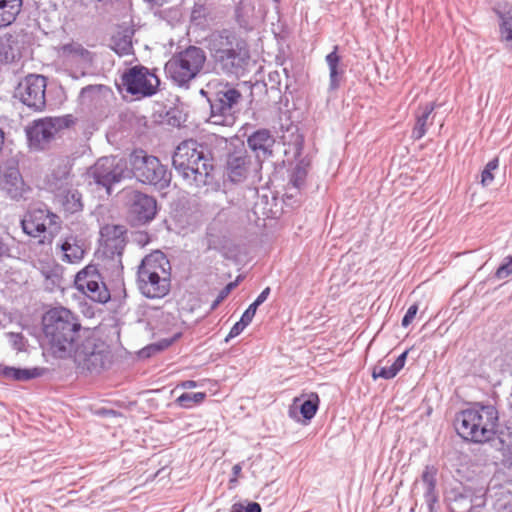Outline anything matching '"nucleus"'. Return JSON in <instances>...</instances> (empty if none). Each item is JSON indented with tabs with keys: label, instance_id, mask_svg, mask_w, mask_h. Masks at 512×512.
Instances as JSON below:
<instances>
[{
	"label": "nucleus",
	"instance_id": "20e7f679",
	"mask_svg": "<svg viewBox=\"0 0 512 512\" xmlns=\"http://www.w3.org/2000/svg\"><path fill=\"white\" fill-rule=\"evenodd\" d=\"M454 426L466 441L484 443L494 439L498 426V411L493 405H480L457 414Z\"/></svg>",
	"mask_w": 512,
	"mask_h": 512
},
{
	"label": "nucleus",
	"instance_id": "6e6552de",
	"mask_svg": "<svg viewBox=\"0 0 512 512\" xmlns=\"http://www.w3.org/2000/svg\"><path fill=\"white\" fill-rule=\"evenodd\" d=\"M74 124L72 115L43 117L25 127L27 146L31 152H44L54 141L56 134Z\"/></svg>",
	"mask_w": 512,
	"mask_h": 512
},
{
	"label": "nucleus",
	"instance_id": "de8ad7c7",
	"mask_svg": "<svg viewBox=\"0 0 512 512\" xmlns=\"http://www.w3.org/2000/svg\"><path fill=\"white\" fill-rule=\"evenodd\" d=\"M512 273V256L504 259V262L497 268L496 277L501 279L509 276Z\"/></svg>",
	"mask_w": 512,
	"mask_h": 512
},
{
	"label": "nucleus",
	"instance_id": "a878e982",
	"mask_svg": "<svg viewBox=\"0 0 512 512\" xmlns=\"http://www.w3.org/2000/svg\"><path fill=\"white\" fill-rule=\"evenodd\" d=\"M59 247L62 253L61 259L67 263H78L85 255L84 242L77 235H67Z\"/></svg>",
	"mask_w": 512,
	"mask_h": 512
},
{
	"label": "nucleus",
	"instance_id": "2eb2a0df",
	"mask_svg": "<svg viewBox=\"0 0 512 512\" xmlns=\"http://www.w3.org/2000/svg\"><path fill=\"white\" fill-rule=\"evenodd\" d=\"M224 168L229 181L240 183L247 178L250 170L256 171L261 167L255 166V161L251 160L244 143H242L228 149Z\"/></svg>",
	"mask_w": 512,
	"mask_h": 512
},
{
	"label": "nucleus",
	"instance_id": "473e14b6",
	"mask_svg": "<svg viewBox=\"0 0 512 512\" xmlns=\"http://www.w3.org/2000/svg\"><path fill=\"white\" fill-rule=\"evenodd\" d=\"M41 274L45 279V286L48 290L53 291L61 286L63 279V269L56 263L46 264L41 269Z\"/></svg>",
	"mask_w": 512,
	"mask_h": 512
},
{
	"label": "nucleus",
	"instance_id": "a211bd4d",
	"mask_svg": "<svg viewBox=\"0 0 512 512\" xmlns=\"http://www.w3.org/2000/svg\"><path fill=\"white\" fill-rule=\"evenodd\" d=\"M100 241L102 253L111 260L117 259L121 263V258L127 245V229L119 224H106L100 229Z\"/></svg>",
	"mask_w": 512,
	"mask_h": 512
},
{
	"label": "nucleus",
	"instance_id": "09e8293b",
	"mask_svg": "<svg viewBox=\"0 0 512 512\" xmlns=\"http://www.w3.org/2000/svg\"><path fill=\"white\" fill-rule=\"evenodd\" d=\"M66 51L72 52L75 55L79 56L83 60L91 61V53L81 45L73 46V45H67L64 47Z\"/></svg>",
	"mask_w": 512,
	"mask_h": 512
},
{
	"label": "nucleus",
	"instance_id": "a18cd8bd",
	"mask_svg": "<svg viewBox=\"0 0 512 512\" xmlns=\"http://www.w3.org/2000/svg\"><path fill=\"white\" fill-rule=\"evenodd\" d=\"M230 512H262V507L258 502L234 503Z\"/></svg>",
	"mask_w": 512,
	"mask_h": 512
},
{
	"label": "nucleus",
	"instance_id": "0eeeda50",
	"mask_svg": "<svg viewBox=\"0 0 512 512\" xmlns=\"http://www.w3.org/2000/svg\"><path fill=\"white\" fill-rule=\"evenodd\" d=\"M68 358H73L75 364L83 370L100 373L110 364L111 353L108 345L89 331L73 347Z\"/></svg>",
	"mask_w": 512,
	"mask_h": 512
},
{
	"label": "nucleus",
	"instance_id": "3c124183",
	"mask_svg": "<svg viewBox=\"0 0 512 512\" xmlns=\"http://www.w3.org/2000/svg\"><path fill=\"white\" fill-rule=\"evenodd\" d=\"M417 311H418L417 304H413L407 309V311L401 321L402 327L406 328L412 323L413 319L415 318V316L417 314Z\"/></svg>",
	"mask_w": 512,
	"mask_h": 512
},
{
	"label": "nucleus",
	"instance_id": "c03bdc74",
	"mask_svg": "<svg viewBox=\"0 0 512 512\" xmlns=\"http://www.w3.org/2000/svg\"><path fill=\"white\" fill-rule=\"evenodd\" d=\"M7 38L13 40L11 44V48L13 52L19 53V59L23 57V51L25 50V39L27 38L26 34L16 33V34H6Z\"/></svg>",
	"mask_w": 512,
	"mask_h": 512
},
{
	"label": "nucleus",
	"instance_id": "7ed1b4c3",
	"mask_svg": "<svg viewBox=\"0 0 512 512\" xmlns=\"http://www.w3.org/2000/svg\"><path fill=\"white\" fill-rule=\"evenodd\" d=\"M214 162L212 148L195 139L180 142L172 155V165L178 175L197 187L210 183Z\"/></svg>",
	"mask_w": 512,
	"mask_h": 512
},
{
	"label": "nucleus",
	"instance_id": "39448f33",
	"mask_svg": "<svg viewBox=\"0 0 512 512\" xmlns=\"http://www.w3.org/2000/svg\"><path fill=\"white\" fill-rule=\"evenodd\" d=\"M128 179L134 178L139 183L153 186L157 190L169 187L171 171L163 165L158 157L148 154L143 149H134L128 156Z\"/></svg>",
	"mask_w": 512,
	"mask_h": 512
},
{
	"label": "nucleus",
	"instance_id": "6ab92c4d",
	"mask_svg": "<svg viewBox=\"0 0 512 512\" xmlns=\"http://www.w3.org/2000/svg\"><path fill=\"white\" fill-rule=\"evenodd\" d=\"M16 163L0 167V191L12 200H20L28 190Z\"/></svg>",
	"mask_w": 512,
	"mask_h": 512
},
{
	"label": "nucleus",
	"instance_id": "412c9836",
	"mask_svg": "<svg viewBox=\"0 0 512 512\" xmlns=\"http://www.w3.org/2000/svg\"><path fill=\"white\" fill-rule=\"evenodd\" d=\"M276 140L270 130L261 128L247 138V145L255 155V166L261 167L262 162L273 156Z\"/></svg>",
	"mask_w": 512,
	"mask_h": 512
},
{
	"label": "nucleus",
	"instance_id": "603ef678",
	"mask_svg": "<svg viewBox=\"0 0 512 512\" xmlns=\"http://www.w3.org/2000/svg\"><path fill=\"white\" fill-rule=\"evenodd\" d=\"M247 326L248 325L241 319L237 321L230 329L228 335L225 338V342H228L230 339L240 335Z\"/></svg>",
	"mask_w": 512,
	"mask_h": 512
},
{
	"label": "nucleus",
	"instance_id": "c756f323",
	"mask_svg": "<svg viewBox=\"0 0 512 512\" xmlns=\"http://www.w3.org/2000/svg\"><path fill=\"white\" fill-rule=\"evenodd\" d=\"M22 6L23 0H0V28H6L14 23Z\"/></svg>",
	"mask_w": 512,
	"mask_h": 512
},
{
	"label": "nucleus",
	"instance_id": "58836bf2",
	"mask_svg": "<svg viewBox=\"0 0 512 512\" xmlns=\"http://www.w3.org/2000/svg\"><path fill=\"white\" fill-rule=\"evenodd\" d=\"M206 397L205 392H184L176 398L175 404L183 409H191L202 403Z\"/></svg>",
	"mask_w": 512,
	"mask_h": 512
},
{
	"label": "nucleus",
	"instance_id": "72a5a7b5",
	"mask_svg": "<svg viewBox=\"0 0 512 512\" xmlns=\"http://www.w3.org/2000/svg\"><path fill=\"white\" fill-rule=\"evenodd\" d=\"M2 375L5 378L13 379L16 381H27L30 379L37 378L41 376V370L37 367L35 368H16L6 366L2 370Z\"/></svg>",
	"mask_w": 512,
	"mask_h": 512
},
{
	"label": "nucleus",
	"instance_id": "4468645a",
	"mask_svg": "<svg viewBox=\"0 0 512 512\" xmlns=\"http://www.w3.org/2000/svg\"><path fill=\"white\" fill-rule=\"evenodd\" d=\"M74 286L93 302L104 304L110 300V292L93 265L86 266L76 274Z\"/></svg>",
	"mask_w": 512,
	"mask_h": 512
},
{
	"label": "nucleus",
	"instance_id": "f257e3e1",
	"mask_svg": "<svg viewBox=\"0 0 512 512\" xmlns=\"http://www.w3.org/2000/svg\"><path fill=\"white\" fill-rule=\"evenodd\" d=\"M205 48L213 67L226 76L240 77L250 62L247 41L230 29L217 30L205 38Z\"/></svg>",
	"mask_w": 512,
	"mask_h": 512
},
{
	"label": "nucleus",
	"instance_id": "c85d7f7f",
	"mask_svg": "<svg viewBox=\"0 0 512 512\" xmlns=\"http://www.w3.org/2000/svg\"><path fill=\"white\" fill-rule=\"evenodd\" d=\"M133 35L134 31L129 28L118 31L111 38V49L119 56L130 55L133 52Z\"/></svg>",
	"mask_w": 512,
	"mask_h": 512
},
{
	"label": "nucleus",
	"instance_id": "ea45409f",
	"mask_svg": "<svg viewBox=\"0 0 512 512\" xmlns=\"http://www.w3.org/2000/svg\"><path fill=\"white\" fill-rule=\"evenodd\" d=\"M12 41L6 35L0 36V63H12L19 59V53L12 51Z\"/></svg>",
	"mask_w": 512,
	"mask_h": 512
},
{
	"label": "nucleus",
	"instance_id": "f8f14e48",
	"mask_svg": "<svg viewBox=\"0 0 512 512\" xmlns=\"http://www.w3.org/2000/svg\"><path fill=\"white\" fill-rule=\"evenodd\" d=\"M121 82L128 94L142 98L155 95L160 85L159 78L140 64L126 69L121 75Z\"/></svg>",
	"mask_w": 512,
	"mask_h": 512
},
{
	"label": "nucleus",
	"instance_id": "b1692460",
	"mask_svg": "<svg viewBox=\"0 0 512 512\" xmlns=\"http://www.w3.org/2000/svg\"><path fill=\"white\" fill-rule=\"evenodd\" d=\"M438 468L435 465H426L420 476V480H416L414 485L418 483L423 490V498L429 512H437V504L440 499V493L437 488Z\"/></svg>",
	"mask_w": 512,
	"mask_h": 512
},
{
	"label": "nucleus",
	"instance_id": "dca6fc26",
	"mask_svg": "<svg viewBox=\"0 0 512 512\" xmlns=\"http://www.w3.org/2000/svg\"><path fill=\"white\" fill-rule=\"evenodd\" d=\"M487 489L461 486L451 490V512H482L486 504Z\"/></svg>",
	"mask_w": 512,
	"mask_h": 512
},
{
	"label": "nucleus",
	"instance_id": "9d476101",
	"mask_svg": "<svg viewBox=\"0 0 512 512\" xmlns=\"http://www.w3.org/2000/svg\"><path fill=\"white\" fill-rule=\"evenodd\" d=\"M21 227L25 234L38 238V243L51 244L60 229V219L48 209H31L21 220Z\"/></svg>",
	"mask_w": 512,
	"mask_h": 512
},
{
	"label": "nucleus",
	"instance_id": "e433bc0d",
	"mask_svg": "<svg viewBox=\"0 0 512 512\" xmlns=\"http://www.w3.org/2000/svg\"><path fill=\"white\" fill-rule=\"evenodd\" d=\"M308 166V161H306L305 159H300L290 174L289 184L298 190L303 188L306 183Z\"/></svg>",
	"mask_w": 512,
	"mask_h": 512
},
{
	"label": "nucleus",
	"instance_id": "4d7b16f0",
	"mask_svg": "<svg viewBox=\"0 0 512 512\" xmlns=\"http://www.w3.org/2000/svg\"><path fill=\"white\" fill-rule=\"evenodd\" d=\"M10 252H11L10 246L7 243H5L2 240V238H0V261L3 258L9 257Z\"/></svg>",
	"mask_w": 512,
	"mask_h": 512
},
{
	"label": "nucleus",
	"instance_id": "e2e57ef3",
	"mask_svg": "<svg viewBox=\"0 0 512 512\" xmlns=\"http://www.w3.org/2000/svg\"><path fill=\"white\" fill-rule=\"evenodd\" d=\"M235 281H237V284L240 282V278L238 277Z\"/></svg>",
	"mask_w": 512,
	"mask_h": 512
},
{
	"label": "nucleus",
	"instance_id": "f3484780",
	"mask_svg": "<svg viewBox=\"0 0 512 512\" xmlns=\"http://www.w3.org/2000/svg\"><path fill=\"white\" fill-rule=\"evenodd\" d=\"M157 214V201L153 196L133 191L128 200L127 217L132 226L150 223Z\"/></svg>",
	"mask_w": 512,
	"mask_h": 512
},
{
	"label": "nucleus",
	"instance_id": "7c9ffc66",
	"mask_svg": "<svg viewBox=\"0 0 512 512\" xmlns=\"http://www.w3.org/2000/svg\"><path fill=\"white\" fill-rule=\"evenodd\" d=\"M437 108L435 102L427 103L421 112L416 114L415 125L412 129V138L414 140L422 139L427 133V122L434 110Z\"/></svg>",
	"mask_w": 512,
	"mask_h": 512
},
{
	"label": "nucleus",
	"instance_id": "c9c22d12",
	"mask_svg": "<svg viewBox=\"0 0 512 512\" xmlns=\"http://www.w3.org/2000/svg\"><path fill=\"white\" fill-rule=\"evenodd\" d=\"M180 335V333H177L171 338H163L145 346L139 351L140 358H150L155 354L166 350L180 337Z\"/></svg>",
	"mask_w": 512,
	"mask_h": 512
},
{
	"label": "nucleus",
	"instance_id": "49530a36",
	"mask_svg": "<svg viewBox=\"0 0 512 512\" xmlns=\"http://www.w3.org/2000/svg\"><path fill=\"white\" fill-rule=\"evenodd\" d=\"M237 286V281L229 282L223 289L220 290L216 299L211 305V309H215L227 296L231 293V291Z\"/></svg>",
	"mask_w": 512,
	"mask_h": 512
},
{
	"label": "nucleus",
	"instance_id": "f03ea898",
	"mask_svg": "<svg viewBox=\"0 0 512 512\" xmlns=\"http://www.w3.org/2000/svg\"><path fill=\"white\" fill-rule=\"evenodd\" d=\"M42 331L53 356L66 359L73 347L89 330L82 327L79 318L65 307H54L42 316Z\"/></svg>",
	"mask_w": 512,
	"mask_h": 512
},
{
	"label": "nucleus",
	"instance_id": "8fccbe9b",
	"mask_svg": "<svg viewBox=\"0 0 512 512\" xmlns=\"http://www.w3.org/2000/svg\"><path fill=\"white\" fill-rule=\"evenodd\" d=\"M133 242L140 247H145L151 241L150 235L145 231H137L132 234Z\"/></svg>",
	"mask_w": 512,
	"mask_h": 512
},
{
	"label": "nucleus",
	"instance_id": "37998d69",
	"mask_svg": "<svg viewBox=\"0 0 512 512\" xmlns=\"http://www.w3.org/2000/svg\"><path fill=\"white\" fill-rule=\"evenodd\" d=\"M499 166V159L497 157L491 159L481 173V183L483 186L489 185L494 180L492 171L496 170Z\"/></svg>",
	"mask_w": 512,
	"mask_h": 512
},
{
	"label": "nucleus",
	"instance_id": "9b49d317",
	"mask_svg": "<svg viewBox=\"0 0 512 512\" xmlns=\"http://www.w3.org/2000/svg\"><path fill=\"white\" fill-rule=\"evenodd\" d=\"M89 175L97 185L104 187L110 194L114 184L128 179V160L116 156L101 157L89 169Z\"/></svg>",
	"mask_w": 512,
	"mask_h": 512
},
{
	"label": "nucleus",
	"instance_id": "5701e85b",
	"mask_svg": "<svg viewBox=\"0 0 512 512\" xmlns=\"http://www.w3.org/2000/svg\"><path fill=\"white\" fill-rule=\"evenodd\" d=\"M138 288L143 296L149 299L165 297L170 291V276L149 274L137 275Z\"/></svg>",
	"mask_w": 512,
	"mask_h": 512
},
{
	"label": "nucleus",
	"instance_id": "f704fd0d",
	"mask_svg": "<svg viewBox=\"0 0 512 512\" xmlns=\"http://www.w3.org/2000/svg\"><path fill=\"white\" fill-rule=\"evenodd\" d=\"M496 14L500 19L499 31L500 39L507 44V47L512 50V10L501 12L496 10Z\"/></svg>",
	"mask_w": 512,
	"mask_h": 512
},
{
	"label": "nucleus",
	"instance_id": "4c0bfd02",
	"mask_svg": "<svg viewBox=\"0 0 512 512\" xmlns=\"http://www.w3.org/2000/svg\"><path fill=\"white\" fill-rule=\"evenodd\" d=\"M211 12V6L207 0H197L191 10L190 21L194 25H203L207 22L208 16Z\"/></svg>",
	"mask_w": 512,
	"mask_h": 512
},
{
	"label": "nucleus",
	"instance_id": "6e6d98bb",
	"mask_svg": "<svg viewBox=\"0 0 512 512\" xmlns=\"http://www.w3.org/2000/svg\"><path fill=\"white\" fill-rule=\"evenodd\" d=\"M10 337L13 341V345L18 350H22L24 337L21 333H10Z\"/></svg>",
	"mask_w": 512,
	"mask_h": 512
},
{
	"label": "nucleus",
	"instance_id": "bb28decb",
	"mask_svg": "<svg viewBox=\"0 0 512 512\" xmlns=\"http://www.w3.org/2000/svg\"><path fill=\"white\" fill-rule=\"evenodd\" d=\"M54 194L66 213L75 214L83 210L82 194L77 189L64 187L62 190L54 192Z\"/></svg>",
	"mask_w": 512,
	"mask_h": 512
},
{
	"label": "nucleus",
	"instance_id": "680f3d73",
	"mask_svg": "<svg viewBox=\"0 0 512 512\" xmlns=\"http://www.w3.org/2000/svg\"><path fill=\"white\" fill-rule=\"evenodd\" d=\"M108 413H113V410H109V411H103V414H108Z\"/></svg>",
	"mask_w": 512,
	"mask_h": 512
},
{
	"label": "nucleus",
	"instance_id": "5fc2aeb1",
	"mask_svg": "<svg viewBox=\"0 0 512 512\" xmlns=\"http://www.w3.org/2000/svg\"><path fill=\"white\" fill-rule=\"evenodd\" d=\"M271 289L270 287H266L258 296L257 298L252 302V304L256 305V307H259L261 304H263L268 296L270 295Z\"/></svg>",
	"mask_w": 512,
	"mask_h": 512
},
{
	"label": "nucleus",
	"instance_id": "052dcab7",
	"mask_svg": "<svg viewBox=\"0 0 512 512\" xmlns=\"http://www.w3.org/2000/svg\"><path fill=\"white\" fill-rule=\"evenodd\" d=\"M101 85H88L81 89V95L84 96L87 93L94 92L100 90Z\"/></svg>",
	"mask_w": 512,
	"mask_h": 512
},
{
	"label": "nucleus",
	"instance_id": "aec40b11",
	"mask_svg": "<svg viewBox=\"0 0 512 512\" xmlns=\"http://www.w3.org/2000/svg\"><path fill=\"white\" fill-rule=\"evenodd\" d=\"M320 398L316 392L301 394L293 399L288 409V416L297 422L309 423L316 415Z\"/></svg>",
	"mask_w": 512,
	"mask_h": 512
},
{
	"label": "nucleus",
	"instance_id": "a19ab883",
	"mask_svg": "<svg viewBox=\"0 0 512 512\" xmlns=\"http://www.w3.org/2000/svg\"><path fill=\"white\" fill-rule=\"evenodd\" d=\"M303 147L304 137L301 134H297L294 137V140L288 143L284 150V154L287 157V160H298L302 155Z\"/></svg>",
	"mask_w": 512,
	"mask_h": 512
},
{
	"label": "nucleus",
	"instance_id": "79ce46f5",
	"mask_svg": "<svg viewBox=\"0 0 512 512\" xmlns=\"http://www.w3.org/2000/svg\"><path fill=\"white\" fill-rule=\"evenodd\" d=\"M265 86L267 87V91H270L271 93H275L276 96L274 98L278 99V101H281V75L278 71H272L268 74L267 82L265 83Z\"/></svg>",
	"mask_w": 512,
	"mask_h": 512
},
{
	"label": "nucleus",
	"instance_id": "2f4dec72",
	"mask_svg": "<svg viewBox=\"0 0 512 512\" xmlns=\"http://www.w3.org/2000/svg\"><path fill=\"white\" fill-rule=\"evenodd\" d=\"M409 350L402 352L395 361L388 367H374L372 377L374 379L383 378L389 380L394 378L400 370L404 367Z\"/></svg>",
	"mask_w": 512,
	"mask_h": 512
},
{
	"label": "nucleus",
	"instance_id": "ddd939ff",
	"mask_svg": "<svg viewBox=\"0 0 512 512\" xmlns=\"http://www.w3.org/2000/svg\"><path fill=\"white\" fill-rule=\"evenodd\" d=\"M47 78L43 75L29 74L16 87L14 97L35 113L46 109Z\"/></svg>",
	"mask_w": 512,
	"mask_h": 512
},
{
	"label": "nucleus",
	"instance_id": "393cba45",
	"mask_svg": "<svg viewBox=\"0 0 512 512\" xmlns=\"http://www.w3.org/2000/svg\"><path fill=\"white\" fill-rule=\"evenodd\" d=\"M170 270L171 265L166 255L156 250L142 259L138 267L137 275H142V273L147 275L151 272L158 275L170 276Z\"/></svg>",
	"mask_w": 512,
	"mask_h": 512
},
{
	"label": "nucleus",
	"instance_id": "864d4df0",
	"mask_svg": "<svg viewBox=\"0 0 512 512\" xmlns=\"http://www.w3.org/2000/svg\"><path fill=\"white\" fill-rule=\"evenodd\" d=\"M257 308L258 307H256V305L251 303L248 306V308L243 312V314H242L240 319L243 322H245L247 325H249L252 322V320H253V318H254V316L256 314Z\"/></svg>",
	"mask_w": 512,
	"mask_h": 512
},
{
	"label": "nucleus",
	"instance_id": "1a4fd4ad",
	"mask_svg": "<svg viewBox=\"0 0 512 512\" xmlns=\"http://www.w3.org/2000/svg\"><path fill=\"white\" fill-rule=\"evenodd\" d=\"M201 94L207 96L212 123L224 126L234 123L235 106L242 97L238 89L225 84L212 92H205L202 89Z\"/></svg>",
	"mask_w": 512,
	"mask_h": 512
},
{
	"label": "nucleus",
	"instance_id": "13d9d810",
	"mask_svg": "<svg viewBox=\"0 0 512 512\" xmlns=\"http://www.w3.org/2000/svg\"><path fill=\"white\" fill-rule=\"evenodd\" d=\"M242 471V466L240 463H237L233 466L232 468V477L230 478V483H236L237 482V478L238 476L240 475Z\"/></svg>",
	"mask_w": 512,
	"mask_h": 512
},
{
	"label": "nucleus",
	"instance_id": "cd10ccee",
	"mask_svg": "<svg viewBox=\"0 0 512 512\" xmlns=\"http://www.w3.org/2000/svg\"><path fill=\"white\" fill-rule=\"evenodd\" d=\"M326 63L329 68V91H335L340 87L341 80L344 75V70L339 68V64L341 61L340 56L338 55V46L335 45L333 47V51H331L326 56Z\"/></svg>",
	"mask_w": 512,
	"mask_h": 512
},
{
	"label": "nucleus",
	"instance_id": "4be33fe9",
	"mask_svg": "<svg viewBox=\"0 0 512 512\" xmlns=\"http://www.w3.org/2000/svg\"><path fill=\"white\" fill-rule=\"evenodd\" d=\"M74 159L70 156H57L52 159L51 172L47 176V185L54 193L69 185Z\"/></svg>",
	"mask_w": 512,
	"mask_h": 512
},
{
	"label": "nucleus",
	"instance_id": "bf43d9fd",
	"mask_svg": "<svg viewBox=\"0 0 512 512\" xmlns=\"http://www.w3.org/2000/svg\"><path fill=\"white\" fill-rule=\"evenodd\" d=\"M198 386V383L194 380H186V381H182L178 387H181L183 389H192V388H196Z\"/></svg>",
	"mask_w": 512,
	"mask_h": 512
},
{
	"label": "nucleus",
	"instance_id": "423d86ee",
	"mask_svg": "<svg viewBox=\"0 0 512 512\" xmlns=\"http://www.w3.org/2000/svg\"><path fill=\"white\" fill-rule=\"evenodd\" d=\"M206 58V53L202 48L190 45L174 54L165 64L166 76L178 87L188 88L189 83L203 69Z\"/></svg>",
	"mask_w": 512,
	"mask_h": 512
}]
</instances>
